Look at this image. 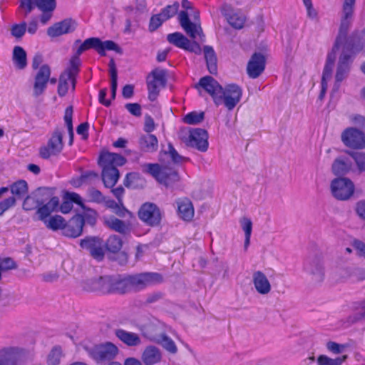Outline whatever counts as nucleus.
<instances>
[{"instance_id": "nucleus-1", "label": "nucleus", "mask_w": 365, "mask_h": 365, "mask_svg": "<svg viewBox=\"0 0 365 365\" xmlns=\"http://www.w3.org/2000/svg\"><path fill=\"white\" fill-rule=\"evenodd\" d=\"M355 1L356 0H344L339 34L331 51L327 55L323 70L319 96L321 100L325 96L328 83L332 79V71L337 54L339 53V57L331 95L338 91L340 83L348 76L354 55L362 49V46L355 43L352 37H347V32L352 21Z\"/></svg>"}, {"instance_id": "nucleus-2", "label": "nucleus", "mask_w": 365, "mask_h": 365, "mask_svg": "<svg viewBox=\"0 0 365 365\" xmlns=\"http://www.w3.org/2000/svg\"><path fill=\"white\" fill-rule=\"evenodd\" d=\"M125 162V158L117 153L104 152L101 154L98 163L102 168V179L106 187H113L116 184L119 178L117 167L123 165Z\"/></svg>"}, {"instance_id": "nucleus-3", "label": "nucleus", "mask_w": 365, "mask_h": 365, "mask_svg": "<svg viewBox=\"0 0 365 365\" xmlns=\"http://www.w3.org/2000/svg\"><path fill=\"white\" fill-rule=\"evenodd\" d=\"M182 6L186 11L180 12V24L186 34L193 40L203 41L204 35L200 24L199 11L192 8L188 0H182Z\"/></svg>"}, {"instance_id": "nucleus-4", "label": "nucleus", "mask_w": 365, "mask_h": 365, "mask_svg": "<svg viewBox=\"0 0 365 365\" xmlns=\"http://www.w3.org/2000/svg\"><path fill=\"white\" fill-rule=\"evenodd\" d=\"M130 275L121 278L120 277H103L92 281V286L86 287L88 291H101L102 292L125 293L133 289Z\"/></svg>"}, {"instance_id": "nucleus-5", "label": "nucleus", "mask_w": 365, "mask_h": 365, "mask_svg": "<svg viewBox=\"0 0 365 365\" xmlns=\"http://www.w3.org/2000/svg\"><path fill=\"white\" fill-rule=\"evenodd\" d=\"M33 350L11 346L0 349V365H22L33 357Z\"/></svg>"}, {"instance_id": "nucleus-6", "label": "nucleus", "mask_w": 365, "mask_h": 365, "mask_svg": "<svg viewBox=\"0 0 365 365\" xmlns=\"http://www.w3.org/2000/svg\"><path fill=\"white\" fill-rule=\"evenodd\" d=\"M354 182L347 178H336L330 183L331 193L338 200H348L354 195Z\"/></svg>"}, {"instance_id": "nucleus-7", "label": "nucleus", "mask_w": 365, "mask_h": 365, "mask_svg": "<svg viewBox=\"0 0 365 365\" xmlns=\"http://www.w3.org/2000/svg\"><path fill=\"white\" fill-rule=\"evenodd\" d=\"M143 170L166 186L179 180L176 171L170 168L160 167L158 164H146L143 167Z\"/></svg>"}, {"instance_id": "nucleus-8", "label": "nucleus", "mask_w": 365, "mask_h": 365, "mask_svg": "<svg viewBox=\"0 0 365 365\" xmlns=\"http://www.w3.org/2000/svg\"><path fill=\"white\" fill-rule=\"evenodd\" d=\"M184 143L199 151L205 152L208 149V133L202 128H191L187 135L182 137Z\"/></svg>"}, {"instance_id": "nucleus-9", "label": "nucleus", "mask_w": 365, "mask_h": 365, "mask_svg": "<svg viewBox=\"0 0 365 365\" xmlns=\"http://www.w3.org/2000/svg\"><path fill=\"white\" fill-rule=\"evenodd\" d=\"M166 83V71L163 69L153 70L147 78L148 98L151 101L156 100L161 88Z\"/></svg>"}, {"instance_id": "nucleus-10", "label": "nucleus", "mask_w": 365, "mask_h": 365, "mask_svg": "<svg viewBox=\"0 0 365 365\" xmlns=\"http://www.w3.org/2000/svg\"><path fill=\"white\" fill-rule=\"evenodd\" d=\"M85 349L89 355L97 361L112 360L117 356L119 351L117 346L111 342L96 345L92 348L86 346Z\"/></svg>"}, {"instance_id": "nucleus-11", "label": "nucleus", "mask_w": 365, "mask_h": 365, "mask_svg": "<svg viewBox=\"0 0 365 365\" xmlns=\"http://www.w3.org/2000/svg\"><path fill=\"white\" fill-rule=\"evenodd\" d=\"M91 48H94L101 56H105L106 51H119L118 46L113 41H102L98 38H89L81 44L77 50V55L79 56L83 51Z\"/></svg>"}, {"instance_id": "nucleus-12", "label": "nucleus", "mask_w": 365, "mask_h": 365, "mask_svg": "<svg viewBox=\"0 0 365 365\" xmlns=\"http://www.w3.org/2000/svg\"><path fill=\"white\" fill-rule=\"evenodd\" d=\"M341 138L346 147L354 149L365 148V134L355 128L345 129L341 133Z\"/></svg>"}, {"instance_id": "nucleus-13", "label": "nucleus", "mask_w": 365, "mask_h": 365, "mask_svg": "<svg viewBox=\"0 0 365 365\" xmlns=\"http://www.w3.org/2000/svg\"><path fill=\"white\" fill-rule=\"evenodd\" d=\"M242 95L241 88L236 84L227 85L222 88L220 104L223 103L228 110H232L240 101Z\"/></svg>"}, {"instance_id": "nucleus-14", "label": "nucleus", "mask_w": 365, "mask_h": 365, "mask_svg": "<svg viewBox=\"0 0 365 365\" xmlns=\"http://www.w3.org/2000/svg\"><path fill=\"white\" fill-rule=\"evenodd\" d=\"M51 76V69L48 65L41 66L35 75L33 85V96H41L46 91Z\"/></svg>"}, {"instance_id": "nucleus-15", "label": "nucleus", "mask_w": 365, "mask_h": 365, "mask_svg": "<svg viewBox=\"0 0 365 365\" xmlns=\"http://www.w3.org/2000/svg\"><path fill=\"white\" fill-rule=\"evenodd\" d=\"M139 218L148 225H157L161 220V212L159 208L153 203L143 204L138 211Z\"/></svg>"}, {"instance_id": "nucleus-16", "label": "nucleus", "mask_w": 365, "mask_h": 365, "mask_svg": "<svg viewBox=\"0 0 365 365\" xmlns=\"http://www.w3.org/2000/svg\"><path fill=\"white\" fill-rule=\"evenodd\" d=\"M50 196V189L39 188L28 195L24 200L23 208L25 210H33L39 207Z\"/></svg>"}, {"instance_id": "nucleus-17", "label": "nucleus", "mask_w": 365, "mask_h": 365, "mask_svg": "<svg viewBox=\"0 0 365 365\" xmlns=\"http://www.w3.org/2000/svg\"><path fill=\"white\" fill-rule=\"evenodd\" d=\"M63 135L61 131L56 130L48 141L47 145L41 148L40 155L43 158H48L51 155H56L63 149Z\"/></svg>"}, {"instance_id": "nucleus-18", "label": "nucleus", "mask_w": 365, "mask_h": 365, "mask_svg": "<svg viewBox=\"0 0 365 365\" xmlns=\"http://www.w3.org/2000/svg\"><path fill=\"white\" fill-rule=\"evenodd\" d=\"M252 282L255 290L259 295L266 296L272 292L271 282L265 273L261 270L253 272Z\"/></svg>"}, {"instance_id": "nucleus-19", "label": "nucleus", "mask_w": 365, "mask_h": 365, "mask_svg": "<svg viewBox=\"0 0 365 365\" xmlns=\"http://www.w3.org/2000/svg\"><path fill=\"white\" fill-rule=\"evenodd\" d=\"M131 287L134 290H140L147 286L160 282L161 276L158 273L145 272L135 275H130Z\"/></svg>"}, {"instance_id": "nucleus-20", "label": "nucleus", "mask_w": 365, "mask_h": 365, "mask_svg": "<svg viewBox=\"0 0 365 365\" xmlns=\"http://www.w3.org/2000/svg\"><path fill=\"white\" fill-rule=\"evenodd\" d=\"M167 39L170 43L186 51L195 53H199L201 51L200 46L198 43L190 41L184 35L179 32L168 35Z\"/></svg>"}, {"instance_id": "nucleus-21", "label": "nucleus", "mask_w": 365, "mask_h": 365, "mask_svg": "<svg viewBox=\"0 0 365 365\" xmlns=\"http://www.w3.org/2000/svg\"><path fill=\"white\" fill-rule=\"evenodd\" d=\"M82 248L88 250L91 255L96 259L101 260L104 255L103 241L96 237H86L81 241Z\"/></svg>"}, {"instance_id": "nucleus-22", "label": "nucleus", "mask_w": 365, "mask_h": 365, "mask_svg": "<svg viewBox=\"0 0 365 365\" xmlns=\"http://www.w3.org/2000/svg\"><path fill=\"white\" fill-rule=\"evenodd\" d=\"M199 86L205 89L213 98L217 105L220 104L222 87L212 77L205 76L200 79Z\"/></svg>"}, {"instance_id": "nucleus-23", "label": "nucleus", "mask_w": 365, "mask_h": 365, "mask_svg": "<svg viewBox=\"0 0 365 365\" xmlns=\"http://www.w3.org/2000/svg\"><path fill=\"white\" fill-rule=\"evenodd\" d=\"M265 68V58L261 53H254L250 59L247 71L249 77L257 78L259 76Z\"/></svg>"}, {"instance_id": "nucleus-24", "label": "nucleus", "mask_w": 365, "mask_h": 365, "mask_svg": "<svg viewBox=\"0 0 365 365\" xmlns=\"http://www.w3.org/2000/svg\"><path fill=\"white\" fill-rule=\"evenodd\" d=\"M143 335L148 338L150 341L160 344L164 349L170 354H176L178 347L174 341L165 334L159 336L149 334L148 332L142 330Z\"/></svg>"}, {"instance_id": "nucleus-25", "label": "nucleus", "mask_w": 365, "mask_h": 365, "mask_svg": "<svg viewBox=\"0 0 365 365\" xmlns=\"http://www.w3.org/2000/svg\"><path fill=\"white\" fill-rule=\"evenodd\" d=\"M51 191L50 190V196L47 200L41 205L37 210L38 218L41 220H44L52 212L57 211L59 206V199L58 197H52Z\"/></svg>"}, {"instance_id": "nucleus-26", "label": "nucleus", "mask_w": 365, "mask_h": 365, "mask_svg": "<svg viewBox=\"0 0 365 365\" xmlns=\"http://www.w3.org/2000/svg\"><path fill=\"white\" fill-rule=\"evenodd\" d=\"M76 86L75 76H72L71 73L63 72L59 78L58 86V93L60 96L63 97L68 94L69 92H73Z\"/></svg>"}, {"instance_id": "nucleus-27", "label": "nucleus", "mask_w": 365, "mask_h": 365, "mask_svg": "<svg viewBox=\"0 0 365 365\" xmlns=\"http://www.w3.org/2000/svg\"><path fill=\"white\" fill-rule=\"evenodd\" d=\"M83 219L81 215L74 216L68 222L65 224L63 227V235L70 237H78L83 230Z\"/></svg>"}, {"instance_id": "nucleus-28", "label": "nucleus", "mask_w": 365, "mask_h": 365, "mask_svg": "<svg viewBox=\"0 0 365 365\" xmlns=\"http://www.w3.org/2000/svg\"><path fill=\"white\" fill-rule=\"evenodd\" d=\"M178 215L185 221H191L194 217L195 211L192 202L185 197L176 201Z\"/></svg>"}, {"instance_id": "nucleus-29", "label": "nucleus", "mask_w": 365, "mask_h": 365, "mask_svg": "<svg viewBox=\"0 0 365 365\" xmlns=\"http://www.w3.org/2000/svg\"><path fill=\"white\" fill-rule=\"evenodd\" d=\"M75 29V22L66 19L58 22L48 29V35L51 37H56L73 31Z\"/></svg>"}, {"instance_id": "nucleus-30", "label": "nucleus", "mask_w": 365, "mask_h": 365, "mask_svg": "<svg viewBox=\"0 0 365 365\" xmlns=\"http://www.w3.org/2000/svg\"><path fill=\"white\" fill-rule=\"evenodd\" d=\"M115 335L120 341L128 346H138L142 343L139 334L122 329H115Z\"/></svg>"}, {"instance_id": "nucleus-31", "label": "nucleus", "mask_w": 365, "mask_h": 365, "mask_svg": "<svg viewBox=\"0 0 365 365\" xmlns=\"http://www.w3.org/2000/svg\"><path fill=\"white\" fill-rule=\"evenodd\" d=\"M162 354L155 346H148L142 353L141 359L145 365H154L160 361Z\"/></svg>"}, {"instance_id": "nucleus-32", "label": "nucleus", "mask_w": 365, "mask_h": 365, "mask_svg": "<svg viewBox=\"0 0 365 365\" xmlns=\"http://www.w3.org/2000/svg\"><path fill=\"white\" fill-rule=\"evenodd\" d=\"M73 202L76 203L82 209H84V205L81 196L77 193L68 192L64 195V201L59 207L60 211L63 214L68 213L73 208Z\"/></svg>"}, {"instance_id": "nucleus-33", "label": "nucleus", "mask_w": 365, "mask_h": 365, "mask_svg": "<svg viewBox=\"0 0 365 365\" xmlns=\"http://www.w3.org/2000/svg\"><path fill=\"white\" fill-rule=\"evenodd\" d=\"M331 170L335 175H344L352 170V163L346 157H339L334 161Z\"/></svg>"}, {"instance_id": "nucleus-34", "label": "nucleus", "mask_w": 365, "mask_h": 365, "mask_svg": "<svg viewBox=\"0 0 365 365\" xmlns=\"http://www.w3.org/2000/svg\"><path fill=\"white\" fill-rule=\"evenodd\" d=\"M12 60L14 66L19 69H24L27 66L26 53L25 50L16 46L13 49Z\"/></svg>"}, {"instance_id": "nucleus-35", "label": "nucleus", "mask_w": 365, "mask_h": 365, "mask_svg": "<svg viewBox=\"0 0 365 365\" xmlns=\"http://www.w3.org/2000/svg\"><path fill=\"white\" fill-rule=\"evenodd\" d=\"M141 148L146 152H153L158 149V141L157 138L152 134L145 135L140 138Z\"/></svg>"}, {"instance_id": "nucleus-36", "label": "nucleus", "mask_w": 365, "mask_h": 365, "mask_svg": "<svg viewBox=\"0 0 365 365\" xmlns=\"http://www.w3.org/2000/svg\"><path fill=\"white\" fill-rule=\"evenodd\" d=\"M204 54L207 62V68L210 73L217 72V58L213 48L206 46L204 47Z\"/></svg>"}, {"instance_id": "nucleus-37", "label": "nucleus", "mask_w": 365, "mask_h": 365, "mask_svg": "<svg viewBox=\"0 0 365 365\" xmlns=\"http://www.w3.org/2000/svg\"><path fill=\"white\" fill-rule=\"evenodd\" d=\"M105 224L110 229L120 233H125L128 230V225L126 223L115 217L105 218Z\"/></svg>"}, {"instance_id": "nucleus-38", "label": "nucleus", "mask_w": 365, "mask_h": 365, "mask_svg": "<svg viewBox=\"0 0 365 365\" xmlns=\"http://www.w3.org/2000/svg\"><path fill=\"white\" fill-rule=\"evenodd\" d=\"M10 190L11 193L16 196L17 198L24 197L28 192L29 187L26 181L24 180H18L14 182L11 187Z\"/></svg>"}, {"instance_id": "nucleus-39", "label": "nucleus", "mask_w": 365, "mask_h": 365, "mask_svg": "<svg viewBox=\"0 0 365 365\" xmlns=\"http://www.w3.org/2000/svg\"><path fill=\"white\" fill-rule=\"evenodd\" d=\"M205 118L203 111H192L182 117V122L188 125H197L200 123Z\"/></svg>"}, {"instance_id": "nucleus-40", "label": "nucleus", "mask_w": 365, "mask_h": 365, "mask_svg": "<svg viewBox=\"0 0 365 365\" xmlns=\"http://www.w3.org/2000/svg\"><path fill=\"white\" fill-rule=\"evenodd\" d=\"M46 226L52 230H57L60 229H63L65 226V220L64 219L60 216V215H55L53 217H51L50 218H46L44 220H42Z\"/></svg>"}, {"instance_id": "nucleus-41", "label": "nucleus", "mask_w": 365, "mask_h": 365, "mask_svg": "<svg viewBox=\"0 0 365 365\" xmlns=\"http://www.w3.org/2000/svg\"><path fill=\"white\" fill-rule=\"evenodd\" d=\"M346 359V356L331 359L326 355H319L317 359V362L318 365H341Z\"/></svg>"}, {"instance_id": "nucleus-42", "label": "nucleus", "mask_w": 365, "mask_h": 365, "mask_svg": "<svg viewBox=\"0 0 365 365\" xmlns=\"http://www.w3.org/2000/svg\"><path fill=\"white\" fill-rule=\"evenodd\" d=\"M62 356V350L60 346L53 347L48 355L47 363L48 365H58Z\"/></svg>"}, {"instance_id": "nucleus-43", "label": "nucleus", "mask_w": 365, "mask_h": 365, "mask_svg": "<svg viewBox=\"0 0 365 365\" xmlns=\"http://www.w3.org/2000/svg\"><path fill=\"white\" fill-rule=\"evenodd\" d=\"M106 245L108 250L116 252L122 247V240L119 237L113 235L108 239Z\"/></svg>"}, {"instance_id": "nucleus-44", "label": "nucleus", "mask_w": 365, "mask_h": 365, "mask_svg": "<svg viewBox=\"0 0 365 365\" xmlns=\"http://www.w3.org/2000/svg\"><path fill=\"white\" fill-rule=\"evenodd\" d=\"M26 31V24L21 22L20 24H13L11 27V34L14 38H21Z\"/></svg>"}, {"instance_id": "nucleus-45", "label": "nucleus", "mask_w": 365, "mask_h": 365, "mask_svg": "<svg viewBox=\"0 0 365 365\" xmlns=\"http://www.w3.org/2000/svg\"><path fill=\"white\" fill-rule=\"evenodd\" d=\"M349 154L355 161L358 170L360 172L365 171V153L350 152Z\"/></svg>"}, {"instance_id": "nucleus-46", "label": "nucleus", "mask_w": 365, "mask_h": 365, "mask_svg": "<svg viewBox=\"0 0 365 365\" xmlns=\"http://www.w3.org/2000/svg\"><path fill=\"white\" fill-rule=\"evenodd\" d=\"M179 9V4L178 2H175L171 5L167 6L164 8L161 11V16L163 17V19L167 21L171 17L174 16Z\"/></svg>"}, {"instance_id": "nucleus-47", "label": "nucleus", "mask_w": 365, "mask_h": 365, "mask_svg": "<svg viewBox=\"0 0 365 365\" xmlns=\"http://www.w3.org/2000/svg\"><path fill=\"white\" fill-rule=\"evenodd\" d=\"M229 23L235 29H242L245 23V17L242 14H233L229 18Z\"/></svg>"}, {"instance_id": "nucleus-48", "label": "nucleus", "mask_w": 365, "mask_h": 365, "mask_svg": "<svg viewBox=\"0 0 365 365\" xmlns=\"http://www.w3.org/2000/svg\"><path fill=\"white\" fill-rule=\"evenodd\" d=\"M109 71H110V76L111 100H113L115 98L116 91H117L118 75H117V71L113 65L112 66H110Z\"/></svg>"}, {"instance_id": "nucleus-49", "label": "nucleus", "mask_w": 365, "mask_h": 365, "mask_svg": "<svg viewBox=\"0 0 365 365\" xmlns=\"http://www.w3.org/2000/svg\"><path fill=\"white\" fill-rule=\"evenodd\" d=\"M83 215H81L83 219V224L87 222L91 225H95L98 214L94 210L87 209L84 206Z\"/></svg>"}, {"instance_id": "nucleus-50", "label": "nucleus", "mask_w": 365, "mask_h": 365, "mask_svg": "<svg viewBox=\"0 0 365 365\" xmlns=\"http://www.w3.org/2000/svg\"><path fill=\"white\" fill-rule=\"evenodd\" d=\"M35 4L41 11L54 10L56 8L55 0H35Z\"/></svg>"}, {"instance_id": "nucleus-51", "label": "nucleus", "mask_w": 365, "mask_h": 365, "mask_svg": "<svg viewBox=\"0 0 365 365\" xmlns=\"http://www.w3.org/2000/svg\"><path fill=\"white\" fill-rule=\"evenodd\" d=\"M164 155L167 158L170 159L174 163H180L183 160V158L180 155L175 148L170 145H168V152H165Z\"/></svg>"}, {"instance_id": "nucleus-52", "label": "nucleus", "mask_w": 365, "mask_h": 365, "mask_svg": "<svg viewBox=\"0 0 365 365\" xmlns=\"http://www.w3.org/2000/svg\"><path fill=\"white\" fill-rule=\"evenodd\" d=\"M240 224L242 230L245 232V235H252V222L250 218L247 217H242L240 220Z\"/></svg>"}, {"instance_id": "nucleus-53", "label": "nucleus", "mask_w": 365, "mask_h": 365, "mask_svg": "<svg viewBox=\"0 0 365 365\" xmlns=\"http://www.w3.org/2000/svg\"><path fill=\"white\" fill-rule=\"evenodd\" d=\"M165 21L161 14L153 15L150 21L149 29L150 31L156 30L161 24Z\"/></svg>"}, {"instance_id": "nucleus-54", "label": "nucleus", "mask_w": 365, "mask_h": 365, "mask_svg": "<svg viewBox=\"0 0 365 365\" xmlns=\"http://www.w3.org/2000/svg\"><path fill=\"white\" fill-rule=\"evenodd\" d=\"M16 204V198L14 197H9L6 200L0 202V216L2 215L4 212L14 206Z\"/></svg>"}, {"instance_id": "nucleus-55", "label": "nucleus", "mask_w": 365, "mask_h": 365, "mask_svg": "<svg viewBox=\"0 0 365 365\" xmlns=\"http://www.w3.org/2000/svg\"><path fill=\"white\" fill-rule=\"evenodd\" d=\"M16 267V264L13 259L11 258H0V269L1 271H6L9 269H12Z\"/></svg>"}, {"instance_id": "nucleus-56", "label": "nucleus", "mask_w": 365, "mask_h": 365, "mask_svg": "<svg viewBox=\"0 0 365 365\" xmlns=\"http://www.w3.org/2000/svg\"><path fill=\"white\" fill-rule=\"evenodd\" d=\"M140 179V176L136 173H128L124 181V185L128 187H135V181Z\"/></svg>"}, {"instance_id": "nucleus-57", "label": "nucleus", "mask_w": 365, "mask_h": 365, "mask_svg": "<svg viewBox=\"0 0 365 365\" xmlns=\"http://www.w3.org/2000/svg\"><path fill=\"white\" fill-rule=\"evenodd\" d=\"M80 64V60L78 56H74L71 60V66L64 72L71 73L72 76H76L78 73V66Z\"/></svg>"}, {"instance_id": "nucleus-58", "label": "nucleus", "mask_w": 365, "mask_h": 365, "mask_svg": "<svg viewBox=\"0 0 365 365\" xmlns=\"http://www.w3.org/2000/svg\"><path fill=\"white\" fill-rule=\"evenodd\" d=\"M72 115L73 108L72 106H69L65 110L64 120L69 132L71 133H72Z\"/></svg>"}, {"instance_id": "nucleus-59", "label": "nucleus", "mask_w": 365, "mask_h": 365, "mask_svg": "<svg viewBox=\"0 0 365 365\" xmlns=\"http://www.w3.org/2000/svg\"><path fill=\"white\" fill-rule=\"evenodd\" d=\"M125 108L133 115L140 116L141 115V107L138 103H127Z\"/></svg>"}, {"instance_id": "nucleus-60", "label": "nucleus", "mask_w": 365, "mask_h": 365, "mask_svg": "<svg viewBox=\"0 0 365 365\" xmlns=\"http://www.w3.org/2000/svg\"><path fill=\"white\" fill-rule=\"evenodd\" d=\"M353 247L356 250L357 255L365 257V243L364 242L360 240H354L353 242Z\"/></svg>"}, {"instance_id": "nucleus-61", "label": "nucleus", "mask_w": 365, "mask_h": 365, "mask_svg": "<svg viewBox=\"0 0 365 365\" xmlns=\"http://www.w3.org/2000/svg\"><path fill=\"white\" fill-rule=\"evenodd\" d=\"M351 122L361 128H365V117L361 115H354L350 118Z\"/></svg>"}, {"instance_id": "nucleus-62", "label": "nucleus", "mask_w": 365, "mask_h": 365, "mask_svg": "<svg viewBox=\"0 0 365 365\" xmlns=\"http://www.w3.org/2000/svg\"><path fill=\"white\" fill-rule=\"evenodd\" d=\"M20 7L25 10L26 15L31 11L34 8V3L32 0H21Z\"/></svg>"}, {"instance_id": "nucleus-63", "label": "nucleus", "mask_w": 365, "mask_h": 365, "mask_svg": "<svg viewBox=\"0 0 365 365\" xmlns=\"http://www.w3.org/2000/svg\"><path fill=\"white\" fill-rule=\"evenodd\" d=\"M327 348L329 351H330L334 354H339L342 351V349L344 347H343V346H341L339 344L330 341V342L327 343Z\"/></svg>"}, {"instance_id": "nucleus-64", "label": "nucleus", "mask_w": 365, "mask_h": 365, "mask_svg": "<svg viewBox=\"0 0 365 365\" xmlns=\"http://www.w3.org/2000/svg\"><path fill=\"white\" fill-rule=\"evenodd\" d=\"M356 211L361 219L365 220V200L360 201L357 203Z\"/></svg>"}]
</instances>
